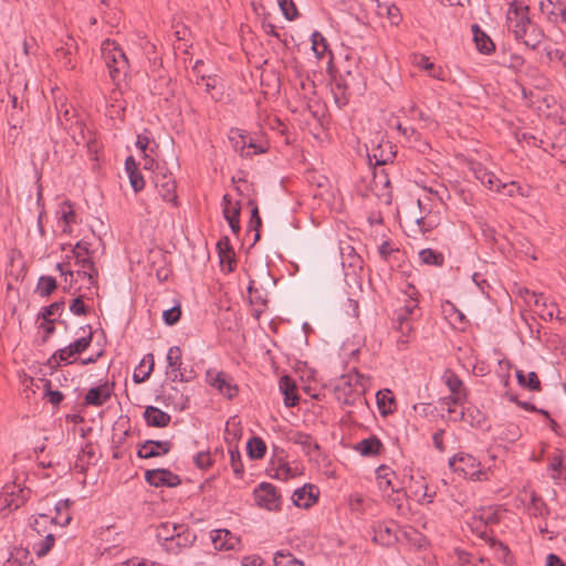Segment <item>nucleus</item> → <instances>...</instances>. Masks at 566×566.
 <instances>
[{
  "label": "nucleus",
  "instance_id": "f257e3e1",
  "mask_svg": "<svg viewBox=\"0 0 566 566\" xmlns=\"http://www.w3.org/2000/svg\"><path fill=\"white\" fill-rule=\"evenodd\" d=\"M56 269L70 287L81 281L78 290H90L96 283V269L90 254L88 243L78 241Z\"/></svg>",
  "mask_w": 566,
  "mask_h": 566
},
{
  "label": "nucleus",
  "instance_id": "f03ea898",
  "mask_svg": "<svg viewBox=\"0 0 566 566\" xmlns=\"http://www.w3.org/2000/svg\"><path fill=\"white\" fill-rule=\"evenodd\" d=\"M506 27L514 39L530 49H536L544 39L543 31L528 15L526 0H506Z\"/></svg>",
  "mask_w": 566,
  "mask_h": 566
},
{
  "label": "nucleus",
  "instance_id": "7ed1b4c3",
  "mask_svg": "<svg viewBox=\"0 0 566 566\" xmlns=\"http://www.w3.org/2000/svg\"><path fill=\"white\" fill-rule=\"evenodd\" d=\"M57 118L76 145H83L90 150H94V134L83 119L77 118L69 109H59Z\"/></svg>",
  "mask_w": 566,
  "mask_h": 566
},
{
  "label": "nucleus",
  "instance_id": "20e7f679",
  "mask_svg": "<svg viewBox=\"0 0 566 566\" xmlns=\"http://www.w3.org/2000/svg\"><path fill=\"white\" fill-rule=\"evenodd\" d=\"M102 57L114 81L126 74L128 62L123 50L115 41L106 39L101 45Z\"/></svg>",
  "mask_w": 566,
  "mask_h": 566
},
{
  "label": "nucleus",
  "instance_id": "39448f33",
  "mask_svg": "<svg viewBox=\"0 0 566 566\" xmlns=\"http://www.w3.org/2000/svg\"><path fill=\"white\" fill-rule=\"evenodd\" d=\"M450 469L472 481L489 480V472L481 469V463L471 454L460 452L449 460Z\"/></svg>",
  "mask_w": 566,
  "mask_h": 566
},
{
  "label": "nucleus",
  "instance_id": "423d86ee",
  "mask_svg": "<svg viewBox=\"0 0 566 566\" xmlns=\"http://www.w3.org/2000/svg\"><path fill=\"white\" fill-rule=\"evenodd\" d=\"M520 295L527 306L533 307L534 312L544 321L560 319L557 304L543 295L527 289H520Z\"/></svg>",
  "mask_w": 566,
  "mask_h": 566
},
{
  "label": "nucleus",
  "instance_id": "0eeeda50",
  "mask_svg": "<svg viewBox=\"0 0 566 566\" xmlns=\"http://www.w3.org/2000/svg\"><path fill=\"white\" fill-rule=\"evenodd\" d=\"M474 177L491 191L502 192L505 196L513 197L520 192L521 187L515 181L502 182L492 171L488 170L481 164L472 167Z\"/></svg>",
  "mask_w": 566,
  "mask_h": 566
},
{
  "label": "nucleus",
  "instance_id": "6e6552de",
  "mask_svg": "<svg viewBox=\"0 0 566 566\" xmlns=\"http://www.w3.org/2000/svg\"><path fill=\"white\" fill-rule=\"evenodd\" d=\"M416 290L415 287H410V292L408 293V300H406L405 305L396 311V322L398 323V328L402 335L409 333L412 329L411 323L418 317V300L415 297Z\"/></svg>",
  "mask_w": 566,
  "mask_h": 566
},
{
  "label": "nucleus",
  "instance_id": "1a4fd4ad",
  "mask_svg": "<svg viewBox=\"0 0 566 566\" xmlns=\"http://www.w3.org/2000/svg\"><path fill=\"white\" fill-rule=\"evenodd\" d=\"M255 503L268 511H279L281 507L280 495L276 488L268 482L260 483L253 491Z\"/></svg>",
  "mask_w": 566,
  "mask_h": 566
},
{
  "label": "nucleus",
  "instance_id": "9d476101",
  "mask_svg": "<svg viewBox=\"0 0 566 566\" xmlns=\"http://www.w3.org/2000/svg\"><path fill=\"white\" fill-rule=\"evenodd\" d=\"M168 365L166 374L172 381H190L195 378L191 363L182 360V356H166Z\"/></svg>",
  "mask_w": 566,
  "mask_h": 566
},
{
  "label": "nucleus",
  "instance_id": "9b49d317",
  "mask_svg": "<svg viewBox=\"0 0 566 566\" xmlns=\"http://www.w3.org/2000/svg\"><path fill=\"white\" fill-rule=\"evenodd\" d=\"M146 482L155 488H175L181 483V479L168 469H153L145 472Z\"/></svg>",
  "mask_w": 566,
  "mask_h": 566
},
{
  "label": "nucleus",
  "instance_id": "f8f14e48",
  "mask_svg": "<svg viewBox=\"0 0 566 566\" xmlns=\"http://www.w3.org/2000/svg\"><path fill=\"white\" fill-rule=\"evenodd\" d=\"M368 381L369 378L367 376L358 373L357 370H354L353 373L343 375L340 377L336 389L339 392L343 391L346 396H349L352 394L358 392L359 390L365 391Z\"/></svg>",
  "mask_w": 566,
  "mask_h": 566
},
{
  "label": "nucleus",
  "instance_id": "ddd939ff",
  "mask_svg": "<svg viewBox=\"0 0 566 566\" xmlns=\"http://www.w3.org/2000/svg\"><path fill=\"white\" fill-rule=\"evenodd\" d=\"M197 535L186 524L178 525L172 542L167 544V553L179 554L184 548H188L195 544Z\"/></svg>",
  "mask_w": 566,
  "mask_h": 566
},
{
  "label": "nucleus",
  "instance_id": "4468645a",
  "mask_svg": "<svg viewBox=\"0 0 566 566\" xmlns=\"http://www.w3.org/2000/svg\"><path fill=\"white\" fill-rule=\"evenodd\" d=\"M56 226L62 233L71 234L73 224L77 223V214L69 201L59 203L56 211Z\"/></svg>",
  "mask_w": 566,
  "mask_h": 566
},
{
  "label": "nucleus",
  "instance_id": "2eb2a0df",
  "mask_svg": "<svg viewBox=\"0 0 566 566\" xmlns=\"http://www.w3.org/2000/svg\"><path fill=\"white\" fill-rule=\"evenodd\" d=\"M376 481L378 489L385 493H399L401 486L397 483V476L394 470L382 464L376 469Z\"/></svg>",
  "mask_w": 566,
  "mask_h": 566
},
{
  "label": "nucleus",
  "instance_id": "dca6fc26",
  "mask_svg": "<svg viewBox=\"0 0 566 566\" xmlns=\"http://www.w3.org/2000/svg\"><path fill=\"white\" fill-rule=\"evenodd\" d=\"M172 448L168 440H146L137 450V457L140 459H150L167 454Z\"/></svg>",
  "mask_w": 566,
  "mask_h": 566
},
{
  "label": "nucleus",
  "instance_id": "f3484780",
  "mask_svg": "<svg viewBox=\"0 0 566 566\" xmlns=\"http://www.w3.org/2000/svg\"><path fill=\"white\" fill-rule=\"evenodd\" d=\"M113 395V385L105 381L95 387H92L84 397V402L87 406L101 407L107 402Z\"/></svg>",
  "mask_w": 566,
  "mask_h": 566
},
{
  "label": "nucleus",
  "instance_id": "a211bd4d",
  "mask_svg": "<svg viewBox=\"0 0 566 566\" xmlns=\"http://www.w3.org/2000/svg\"><path fill=\"white\" fill-rule=\"evenodd\" d=\"M442 314L448 323L458 331H465L469 326V321L465 315L455 307L450 301H446L441 305Z\"/></svg>",
  "mask_w": 566,
  "mask_h": 566
},
{
  "label": "nucleus",
  "instance_id": "6ab92c4d",
  "mask_svg": "<svg viewBox=\"0 0 566 566\" xmlns=\"http://www.w3.org/2000/svg\"><path fill=\"white\" fill-rule=\"evenodd\" d=\"M223 206V216L228 221L233 233H238L240 231V205L238 201L233 200L229 195L223 196L222 200Z\"/></svg>",
  "mask_w": 566,
  "mask_h": 566
},
{
  "label": "nucleus",
  "instance_id": "aec40b11",
  "mask_svg": "<svg viewBox=\"0 0 566 566\" xmlns=\"http://www.w3.org/2000/svg\"><path fill=\"white\" fill-rule=\"evenodd\" d=\"M155 185L158 193L166 202H176V184L170 174H164L161 176L157 175L155 178Z\"/></svg>",
  "mask_w": 566,
  "mask_h": 566
},
{
  "label": "nucleus",
  "instance_id": "412c9836",
  "mask_svg": "<svg viewBox=\"0 0 566 566\" xmlns=\"http://www.w3.org/2000/svg\"><path fill=\"white\" fill-rule=\"evenodd\" d=\"M547 473L556 484L566 480V465L560 451H556L548 458Z\"/></svg>",
  "mask_w": 566,
  "mask_h": 566
},
{
  "label": "nucleus",
  "instance_id": "4be33fe9",
  "mask_svg": "<svg viewBox=\"0 0 566 566\" xmlns=\"http://www.w3.org/2000/svg\"><path fill=\"white\" fill-rule=\"evenodd\" d=\"M397 539L396 525L394 523H378L374 527V541L382 546H389Z\"/></svg>",
  "mask_w": 566,
  "mask_h": 566
},
{
  "label": "nucleus",
  "instance_id": "5701e85b",
  "mask_svg": "<svg viewBox=\"0 0 566 566\" xmlns=\"http://www.w3.org/2000/svg\"><path fill=\"white\" fill-rule=\"evenodd\" d=\"M539 9L549 20H560L566 23V8L558 0H542L539 2Z\"/></svg>",
  "mask_w": 566,
  "mask_h": 566
},
{
  "label": "nucleus",
  "instance_id": "b1692460",
  "mask_svg": "<svg viewBox=\"0 0 566 566\" xmlns=\"http://www.w3.org/2000/svg\"><path fill=\"white\" fill-rule=\"evenodd\" d=\"M144 419L149 427L165 428L169 424L171 417L157 407L148 406L144 411Z\"/></svg>",
  "mask_w": 566,
  "mask_h": 566
},
{
  "label": "nucleus",
  "instance_id": "393cba45",
  "mask_svg": "<svg viewBox=\"0 0 566 566\" xmlns=\"http://www.w3.org/2000/svg\"><path fill=\"white\" fill-rule=\"evenodd\" d=\"M92 337L93 333L91 326H86L82 328V335L74 342L70 343L67 348L60 349L55 354H82L88 348Z\"/></svg>",
  "mask_w": 566,
  "mask_h": 566
},
{
  "label": "nucleus",
  "instance_id": "a878e982",
  "mask_svg": "<svg viewBox=\"0 0 566 566\" xmlns=\"http://www.w3.org/2000/svg\"><path fill=\"white\" fill-rule=\"evenodd\" d=\"M459 363L464 369L471 370L475 376H485L491 370L490 365L484 359L479 358V356H460Z\"/></svg>",
  "mask_w": 566,
  "mask_h": 566
},
{
  "label": "nucleus",
  "instance_id": "bb28decb",
  "mask_svg": "<svg viewBox=\"0 0 566 566\" xmlns=\"http://www.w3.org/2000/svg\"><path fill=\"white\" fill-rule=\"evenodd\" d=\"M316 489L313 485H304L295 490L292 494V502L297 507L307 509L310 507L317 497V492L314 493Z\"/></svg>",
  "mask_w": 566,
  "mask_h": 566
},
{
  "label": "nucleus",
  "instance_id": "cd10ccee",
  "mask_svg": "<svg viewBox=\"0 0 566 566\" xmlns=\"http://www.w3.org/2000/svg\"><path fill=\"white\" fill-rule=\"evenodd\" d=\"M178 523L163 522L155 528V537L160 546L167 552V544L172 542L178 530Z\"/></svg>",
  "mask_w": 566,
  "mask_h": 566
},
{
  "label": "nucleus",
  "instance_id": "c85d7f7f",
  "mask_svg": "<svg viewBox=\"0 0 566 566\" xmlns=\"http://www.w3.org/2000/svg\"><path fill=\"white\" fill-rule=\"evenodd\" d=\"M279 388L284 396V405L286 407H294L298 401L294 380L289 376H283L280 378Z\"/></svg>",
  "mask_w": 566,
  "mask_h": 566
},
{
  "label": "nucleus",
  "instance_id": "c756f323",
  "mask_svg": "<svg viewBox=\"0 0 566 566\" xmlns=\"http://www.w3.org/2000/svg\"><path fill=\"white\" fill-rule=\"evenodd\" d=\"M376 7L377 15L386 17L391 25H398L401 22L402 15L400 10L394 3L376 0Z\"/></svg>",
  "mask_w": 566,
  "mask_h": 566
},
{
  "label": "nucleus",
  "instance_id": "7c9ffc66",
  "mask_svg": "<svg viewBox=\"0 0 566 566\" xmlns=\"http://www.w3.org/2000/svg\"><path fill=\"white\" fill-rule=\"evenodd\" d=\"M471 29L478 51L483 54H491L495 50V45L490 36L478 24H473Z\"/></svg>",
  "mask_w": 566,
  "mask_h": 566
},
{
  "label": "nucleus",
  "instance_id": "2f4dec72",
  "mask_svg": "<svg viewBox=\"0 0 566 566\" xmlns=\"http://www.w3.org/2000/svg\"><path fill=\"white\" fill-rule=\"evenodd\" d=\"M413 64L426 71L428 75L432 78L443 81L444 80V71L441 66L434 65L428 56L426 55H416L413 59Z\"/></svg>",
  "mask_w": 566,
  "mask_h": 566
},
{
  "label": "nucleus",
  "instance_id": "473e14b6",
  "mask_svg": "<svg viewBox=\"0 0 566 566\" xmlns=\"http://www.w3.org/2000/svg\"><path fill=\"white\" fill-rule=\"evenodd\" d=\"M381 448V441L375 436L366 438L355 446V450L364 457L377 455L380 453Z\"/></svg>",
  "mask_w": 566,
  "mask_h": 566
},
{
  "label": "nucleus",
  "instance_id": "72a5a7b5",
  "mask_svg": "<svg viewBox=\"0 0 566 566\" xmlns=\"http://www.w3.org/2000/svg\"><path fill=\"white\" fill-rule=\"evenodd\" d=\"M376 399H377V406H378L379 412L382 416H387V415L394 412L396 402H395V397H394L391 390L381 389V390L377 391Z\"/></svg>",
  "mask_w": 566,
  "mask_h": 566
},
{
  "label": "nucleus",
  "instance_id": "f704fd0d",
  "mask_svg": "<svg viewBox=\"0 0 566 566\" xmlns=\"http://www.w3.org/2000/svg\"><path fill=\"white\" fill-rule=\"evenodd\" d=\"M154 356H144L133 374V380L136 384L146 381L154 369Z\"/></svg>",
  "mask_w": 566,
  "mask_h": 566
},
{
  "label": "nucleus",
  "instance_id": "c9c22d12",
  "mask_svg": "<svg viewBox=\"0 0 566 566\" xmlns=\"http://www.w3.org/2000/svg\"><path fill=\"white\" fill-rule=\"evenodd\" d=\"M15 485L13 486H4L3 491L1 493V496L3 497V501L9 509H18L20 505H22L25 501V496L23 494V490L15 491Z\"/></svg>",
  "mask_w": 566,
  "mask_h": 566
},
{
  "label": "nucleus",
  "instance_id": "e433bc0d",
  "mask_svg": "<svg viewBox=\"0 0 566 566\" xmlns=\"http://www.w3.org/2000/svg\"><path fill=\"white\" fill-rule=\"evenodd\" d=\"M251 135L239 129L233 128L230 130L229 139L235 151L240 153L241 156L245 157L247 146Z\"/></svg>",
  "mask_w": 566,
  "mask_h": 566
},
{
  "label": "nucleus",
  "instance_id": "4c0bfd02",
  "mask_svg": "<svg viewBox=\"0 0 566 566\" xmlns=\"http://www.w3.org/2000/svg\"><path fill=\"white\" fill-rule=\"evenodd\" d=\"M196 84L202 87L207 93H210L213 99H219L222 94L217 76H198Z\"/></svg>",
  "mask_w": 566,
  "mask_h": 566
},
{
  "label": "nucleus",
  "instance_id": "58836bf2",
  "mask_svg": "<svg viewBox=\"0 0 566 566\" xmlns=\"http://www.w3.org/2000/svg\"><path fill=\"white\" fill-rule=\"evenodd\" d=\"M219 250V256H220V263L223 269L227 266L228 272L233 271V264H234V254L232 249L229 245V240H220L217 244Z\"/></svg>",
  "mask_w": 566,
  "mask_h": 566
},
{
  "label": "nucleus",
  "instance_id": "ea45409f",
  "mask_svg": "<svg viewBox=\"0 0 566 566\" xmlns=\"http://www.w3.org/2000/svg\"><path fill=\"white\" fill-rule=\"evenodd\" d=\"M489 546L499 562L503 563L506 566H510L513 563L511 552L505 544L495 538H490Z\"/></svg>",
  "mask_w": 566,
  "mask_h": 566
},
{
  "label": "nucleus",
  "instance_id": "a19ab883",
  "mask_svg": "<svg viewBox=\"0 0 566 566\" xmlns=\"http://www.w3.org/2000/svg\"><path fill=\"white\" fill-rule=\"evenodd\" d=\"M291 439L295 444L301 446L307 455H312L319 449L318 443L308 433L297 431L293 433Z\"/></svg>",
  "mask_w": 566,
  "mask_h": 566
},
{
  "label": "nucleus",
  "instance_id": "79ce46f5",
  "mask_svg": "<svg viewBox=\"0 0 566 566\" xmlns=\"http://www.w3.org/2000/svg\"><path fill=\"white\" fill-rule=\"evenodd\" d=\"M31 386H35L36 388H40V385L42 386L44 390V397L48 398V400L54 405L57 406L63 400V394L59 390H52L51 389V381L45 378H39L36 380V384H34V380H30Z\"/></svg>",
  "mask_w": 566,
  "mask_h": 566
},
{
  "label": "nucleus",
  "instance_id": "37998d69",
  "mask_svg": "<svg viewBox=\"0 0 566 566\" xmlns=\"http://www.w3.org/2000/svg\"><path fill=\"white\" fill-rule=\"evenodd\" d=\"M528 497L530 503L527 505V511L531 515L536 517H544L548 514V507L539 495H537L535 492H531Z\"/></svg>",
  "mask_w": 566,
  "mask_h": 566
},
{
  "label": "nucleus",
  "instance_id": "c03bdc74",
  "mask_svg": "<svg viewBox=\"0 0 566 566\" xmlns=\"http://www.w3.org/2000/svg\"><path fill=\"white\" fill-rule=\"evenodd\" d=\"M211 385L216 387L222 395L227 396L228 398H232L237 395L238 389L235 386L230 385V382L227 380V377L223 373H219L214 376V378L211 380Z\"/></svg>",
  "mask_w": 566,
  "mask_h": 566
},
{
  "label": "nucleus",
  "instance_id": "a18cd8bd",
  "mask_svg": "<svg viewBox=\"0 0 566 566\" xmlns=\"http://www.w3.org/2000/svg\"><path fill=\"white\" fill-rule=\"evenodd\" d=\"M274 566H306L302 559L296 558L289 551H277L273 557Z\"/></svg>",
  "mask_w": 566,
  "mask_h": 566
},
{
  "label": "nucleus",
  "instance_id": "49530a36",
  "mask_svg": "<svg viewBox=\"0 0 566 566\" xmlns=\"http://www.w3.org/2000/svg\"><path fill=\"white\" fill-rule=\"evenodd\" d=\"M442 380L451 391V395L458 396V395H465V390L463 388L462 380L451 370H446Z\"/></svg>",
  "mask_w": 566,
  "mask_h": 566
},
{
  "label": "nucleus",
  "instance_id": "de8ad7c7",
  "mask_svg": "<svg viewBox=\"0 0 566 566\" xmlns=\"http://www.w3.org/2000/svg\"><path fill=\"white\" fill-rule=\"evenodd\" d=\"M247 452L251 459H262L266 452L265 442L259 437H252L247 443Z\"/></svg>",
  "mask_w": 566,
  "mask_h": 566
},
{
  "label": "nucleus",
  "instance_id": "09e8293b",
  "mask_svg": "<svg viewBox=\"0 0 566 566\" xmlns=\"http://www.w3.org/2000/svg\"><path fill=\"white\" fill-rule=\"evenodd\" d=\"M312 50L317 59H323L328 51L326 39L318 31H314L311 35Z\"/></svg>",
  "mask_w": 566,
  "mask_h": 566
},
{
  "label": "nucleus",
  "instance_id": "8fccbe9b",
  "mask_svg": "<svg viewBox=\"0 0 566 566\" xmlns=\"http://www.w3.org/2000/svg\"><path fill=\"white\" fill-rule=\"evenodd\" d=\"M419 260L426 265L441 266L443 264V255L432 249H422L418 253Z\"/></svg>",
  "mask_w": 566,
  "mask_h": 566
},
{
  "label": "nucleus",
  "instance_id": "3c124183",
  "mask_svg": "<svg viewBox=\"0 0 566 566\" xmlns=\"http://www.w3.org/2000/svg\"><path fill=\"white\" fill-rule=\"evenodd\" d=\"M516 378L521 386L528 388L531 390H538L541 388V382L536 373L531 371L525 375L522 370L516 369Z\"/></svg>",
  "mask_w": 566,
  "mask_h": 566
},
{
  "label": "nucleus",
  "instance_id": "603ef678",
  "mask_svg": "<svg viewBox=\"0 0 566 566\" xmlns=\"http://www.w3.org/2000/svg\"><path fill=\"white\" fill-rule=\"evenodd\" d=\"M69 501H59L55 505L56 516L53 518V524L65 526L71 522V515L69 513Z\"/></svg>",
  "mask_w": 566,
  "mask_h": 566
},
{
  "label": "nucleus",
  "instance_id": "864d4df0",
  "mask_svg": "<svg viewBox=\"0 0 566 566\" xmlns=\"http://www.w3.org/2000/svg\"><path fill=\"white\" fill-rule=\"evenodd\" d=\"M56 289V280L50 275H43L36 284V293L41 296H49Z\"/></svg>",
  "mask_w": 566,
  "mask_h": 566
},
{
  "label": "nucleus",
  "instance_id": "5fc2aeb1",
  "mask_svg": "<svg viewBox=\"0 0 566 566\" xmlns=\"http://www.w3.org/2000/svg\"><path fill=\"white\" fill-rule=\"evenodd\" d=\"M230 532L228 530H216L211 532V541L217 549H229L232 547L231 544H228L227 538L230 536Z\"/></svg>",
  "mask_w": 566,
  "mask_h": 566
},
{
  "label": "nucleus",
  "instance_id": "6e6d98bb",
  "mask_svg": "<svg viewBox=\"0 0 566 566\" xmlns=\"http://www.w3.org/2000/svg\"><path fill=\"white\" fill-rule=\"evenodd\" d=\"M465 399V395H450L448 397H443L440 400L441 409H446L449 415H453L452 417H457L459 412L453 408L454 405H461Z\"/></svg>",
  "mask_w": 566,
  "mask_h": 566
},
{
  "label": "nucleus",
  "instance_id": "4d7b16f0",
  "mask_svg": "<svg viewBox=\"0 0 566 566\" xmlns=\"http://www.w3.org/2000/svg\"><path fill=\"white\" fill-rule=\"evenodd\" d=\"M55 538L52 533H48L44 538H42L40 542L35 543L33 548L39 557L45 556L51 548L54 546Z\"/></svg>",
  "mask_w": 566,
  "mask_h": 566
},
{
  "label": "nucleus",
  "instance_id": "13d9d810",
  "mask_svg": "<svg viewBox=\"0 0 566 566\" xmlns=\"http://www.w3.org/2000/svg\"><path fill=\"white\" fill-rule=\"evenodd\" d=\"M482 419V413L476 408H467V410H461L457 417H452V420L458 421H470V423L479 424Z\"/></svg>",
  "mask_w": 566,
  "mask_h": 566
},
{
  "label": "nucleus",
  "instance_id": "bf43d9fd",
  "mask_svg": "<svg viewBox=\"0 0 566 566\" xmlns=\"http://www.w3.org/2000/svg\"><path fill=\"white\" fill-rule=\"evenodd\" d=\"M268 150V143L264 139L251 136L248 146L245 157H250L256 154H263Z\"/></svg>",
  "mask_w": 566,
  "mask_h": 566
},
{
  "label": "nucleus",
  "instance_id": "052dcab7",
  "mask_svg": "<svg viewBox=\"0 0 566 566\" xmlns=\"http://www.w3.org/2000/svg\"><path fill=\"white\" fill-rule=\"evenodd\" d=\"M230 464L237 478H241L244 472L243 463L241 461V453L237 448L229 449Z\"/></svg>",
  "mask_w": 566,
  "mask_h": 566
},
{
  "label": "nucleus",
  "instance_id": "680f3d73",
  "mask_svg": "<svg viewBox=\"0 0 566 566\" xmlns=\"http://www.w3.org/2000/svg\"><path fill=\"white\" fill-rule=\"evenodd\" d=\"M475 518L480 520L485 525L496 524L500 521L497 512L492 507L476 512Z\"/></svg>",
  "mask_w": 566,
  "mask_h": 566
},
{
  "label": "nucleus",
  "instance_id": "e2e57ef3",
  "mask_svg": "<svg viewBox=\"0 0 566 566\" xmlns=\"http://www.w3.org/2000/svg\"><path fill=\"white\" fill-rule=\"evenodd\" d=\"M296 469H292L289 463H281L272 475L276 480L287 481L296 476Z\"/></svg>",
  "mask_w": 566,
  "mask_h": 566
},
{
  "label": "nucleus",
  "instance_id": "0e129e2a",
  "mask_svg": "<svg viewBox=\"0 0 566 566\" xmlns=\"http://www.w3.org/2000/svg\"><path fill=\"white\" fill-rule=\"evenodd\" d=\"M277 4L282 14L289 20L293 21L297 17V9L293 0H277Z\"/></svg>",
  "mask_w": 566,
  "mask_h": 566
},
{
  "label": "nucleus",
  "instance_id": "69168bd1",
  "mask_svg": "<svg viewBox=\"0 0 566 566\" xmlns=\"http://www.w3.org/2000/svg\"><path fill=\"white\" fill-rule=\"evenodd\" d=\"M48 524H53V518L46 514H39L34 517L31 526L38 534L41 535L42 533H45V527Z\"/></svg>",
  "mask_w": 566,
  "mask_h": 566
},
{
  "label": "nucleus",
  "instance_id": "338daca9",
  "mask_svg": "<svg viewBox=\"0 0 566 566\" xmlns=\"http://www.w3.org/2000/svg\"><path fill=\"white\" fill-rule=\"evenodd\" d=\"M181 315V310L179 305H175L168 310L163 312V319L167 325L176 324Z\"/></svg>",
  "mask_w": 566,
  "mask_h": 566
},
{
  "label": "nucleus",
  "instance_id": "774afa93",
  "mask_svg": "<svg viewBox=\"0 0 566 566\" xmlns=\"http://www.w3.org/2000/svg\"><path fill=\"white\" fill-rule=\"evenodd\" d=\"M460 562L462 566H488L489 560L472 554H463L460 555Z\"/></svg>",
  "mask_w": 566,
  "mask_h": 566
}]
</instances>
